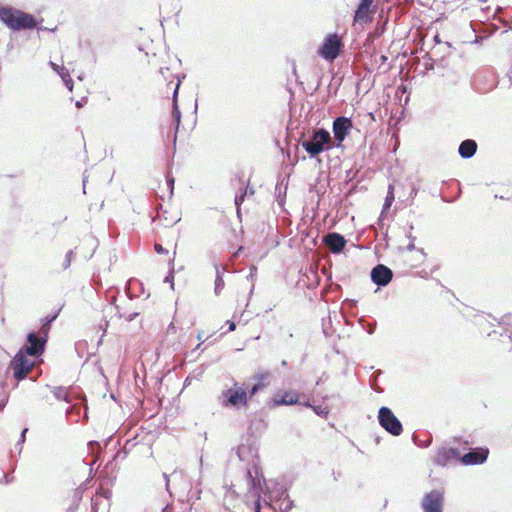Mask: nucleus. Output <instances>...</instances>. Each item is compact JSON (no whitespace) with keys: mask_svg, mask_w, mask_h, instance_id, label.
<instances>
[{"mask_svg":"<svg viewBox=\"0 0 512 512\" xmlns=\"http://www.w3.org/2000/svg\"><path fill=\"white\" fill-rule=\"evenodd\" d=\"M166 185H167V188L170 190V195L173 194V189H174V179L173 178H168L166 180Z\"/></svg>","mask_w":512,"mask_h":512,"instance_id":"26","label":"nucleus"},{"mask_svg":"<svg viewBox=\"0 0 512 512\" xmlns=\"http://www.w3.org/2000/svg\"><path fill=\"white\" fill-rule=\"evenodd\" d=\"M393 277V273L391 269L388 267L379 264L372 269L371 278L373 282L379 286L387 285Z\"/></svg>","mask_w":512,"mask_h":512,"instance_id":"11","label":"nucleus"},{"mask_svg":"<svg viewBox=\"0 0 512 512\" xmlns=\"http://www.w3.org/2000/svg\"><path fill=\"white\" fill-rule=\"evenodd\" d=\"M488 454V449L480 448L465 454L463 457H461V461L465 465L481 464L487 459Z\"/></svg>","mask_w":512,"mask_h":512,"instance_id":"14","label":"nucleus"},{"mask_svg":"<svg viewBox=\"0 0 512 512\" xmlns=\"http://www.w3.org/2000/svg\"><path fill=\"white\" fill-rule=\"evenodd\" d=\"M154 250L159 255H167L169 263H173L174 259H175V256H176L177 244L176 243H172V244L169 245V247L165 248V247H163L162 244L155 243L154 244Z\"/></svg>","mask_w":512,"mask_h":512,"instance_id":"18","label":"nucleus"},{"mask_svg":"<svg viewBox=\"0 0 512 512\" xmlns=\"http://www.w3.org/2000/svg\"><path fill=\"white\" fill-rule=\"evenodd\" d=\"M97 506H98V503L94 502L92 505V512H97Z\"/></svg>","mask_w":512,"mask_h":512,"instance_id":"30","label":"nucleus"},{"mask_svg":"<svg viewBox=\"0 0 512 512\" xmlns=\"http://www.w3.org/2000/svg\"><path fill=\"white\" fill-rule=\"evenodd\" d=\"M460 459V452L458 449L453 447H444L440 449L436 456V462L441 465H445L449 460Z\"/></svg>","mask_w":512,"mask_h":512,"instance_id":"16","label":"nucleus"},{"mask_svg":"<svg viewBox=\"0 0 512 512\" xmlns=\"http://www.w3.org/2000/svg\"><path fill=\"white\" fill-rule=\"evenodd\" d=\"M313 410L318 414V415H326L328 412L325 411L324 409H322L321 407H312Z\"/></svg>","mask_w":512,"mask_h":512,"instance_id":"29","label":"nucleus"},{"mask_svg":"<svg viewBox=\"0 0 512 512\" xmlns=\"http://www.w3.org/2000/svg\"><path fill=\"white\" fill-rule=\"evenodd\" d=\"M376 13L375 8L365 7L358 5L354 14V24H369L373 21L374 14Z\"/></svg>","mask_w":512,"mask_h":512,"instance_id":"13","label":"nucleus"},{"mask_svg":"<svg viewBox=\"0 0 512 512\" xmlns=\"http://www.w3.org/2000/svg\"><path fill=\"white\" fill-rule=\"evenodd\" d=\"M26 432H27V429H24V430H23V432H22V435H21V437H22V440H23V441H24V438H25V433H26Z\"/></svg>","mask_w":512,"mask_h":512,"instance_id":"31","label":"nucleus"},{"mask_svg":"<svg viewBox=\"0 0 512 512\" xmlns=\"http://www.w3.org/2000/svg\"><path fill=\"white\" fill-rule=\"evenodd\" d=\"M477 150V143L474 140H464L459 146V154L463 158L472 157Z\"/></svg>","mask_w":512,"mask_h":512,"instance_id":"19","label":"nucleus"},{"mask_svg":"<svg viewBox=\"0 0 512 512\" xmlns=\"http://www.w3.org/2000/svg\"><path fill=\"white\" fill-rule=\"evenodd\" d=\"M359 5L375 8L377 10V6L375 4V0H360Z\"/></svg>","mask_w":512,"mask_h":512,"instance_id":"25","label":"nucleus"},{"mask_svg":"<svg viewBox=\"0 0 512 512\" xmlns=\"http://www.w3.org/2000/svg\"><path fill=\"white\" fill-rule=\"evenodd\" d=\"M226 324L228 325V330H227V332H232V331H234V330L236 329V324H235V322H234V321H232V320H227V321H226Z\"/></svg>","mask_w":512,"mask_h":512,"instance_id":"27","label":"nucleus"},{"mask_svg":"<svg viewBox=\"0 0 512 512\" xmlns=\"http://www.w3.org/2000/svg\"><path fill=\"white\" fill-rule=\"evenodd\" d=\"M394 200H395L394 185L390 184L388 187V192H387L386 198H385L383 211L390 209Z\"/></svg>","mask_w":512,"mask_h":512,"instance_id":"22","label":"nucleus"},{"mask_svg":"<svg viewBox=\"0 0 512 512\" xmlns=\"http://www.w3.org/2000/svg\"><path fill=\"white\" fill-rule=\"evenodd\" d=\"M34 366L35 358L20 350L9 363V369L17 381L25 379L32 372Z\"/></svg>","mask_w":512,"mask_h":512,"instance_id":"3","label":"nucleus"},{"mask_svg":"<svg viewBox=\"0 0 512 512\" xmlns=\"http://www.w3.org/2000/svg\"><path fill=\"white\" fill-rule=\"evenodd\" d=\"M179 85H180V82H178L176 84V88H175V91H174V111H173V115L177 121V125L179 124V121H180V112L178 111L177 107H176V95H177V91H178V88H179Z\"/></svg>","mask_w":512,"mask_h":512,"instance_id":"23","label":"nucleus"},{"mask_svg":"<svg viewBox=\"0 0 512 512\" xmlns=\"http://www.w3.org/2000/svg\"><path fill=\"white\" fill-rule=\"evenodd\" d=\"M353 129V122L350 118L341 116L337 117L332 124L334 139L337 142L336 146L341 147L345 138L350 134Z\"/></svg>","mask_w":512,"mask_h":512,"instance_id":"7","label":"nucleus"},{"mask_svg":"<svg viewBox=\"0 0 512 512\" xmlns=\"http://www.w3.org/2000/svg\"><path fill=\"white\" fill-rule=\"evenodd\" d=\"M257 380V383L253 385V387L250 389L249 396H254L258 391L266 388L268 386L267 379L269 378L268 373H261L254 377Z\"/></svg>","mask_w":512,"mask_h":512,"instance_id":"20","label":"nucleus"},{"mask_svg":"<svg viewBox=\"0 0 512 512\" xmlns=\"http://www.w3.org/2000/svg\"><path fill=\"white\" fill-rule=\"evenodd\" d=\"M379 423L389 433L398 436L402 433L403 427L394 413L387 407H381L379 410Z\"/></svg>","mask_w":512,"mask_h":512,"instance_id":"6","label":"nucleus"},{"mask_svg":"<svg viewBox=\"0 0 512 512\" xmlns=\"http://www.w3.org/2000/svg\"><path fill=\"white\" fill-rule=\"evenodd\" d=\"M301 396L294 390H279L272 398L274 406L303 404L312 407L309 403L301 402Z\"/></svg>","mask_w":512,"mask_h":512,"instance_id":"9","label":"nucleus"},{"mask_svg":"<svg viewBox=\"0 0 512 512\" xmlns=\"http://www.w3.org/2000/svg\"><path fill=\"white\" fill-rule=\"evenodd\" d=\"M222 405L224 407H247L248 399L251 398L249 393L237 382L233 386L222 393Z\"/></svg>","mask_w":512,"mask_h":512,"instance_id":"4","label":"nucleus"},{"mask_svg":"<svg viewBox=\"0 0 512 512\" xmlns=\"http://www.w3.org/2000/svg\"><path fill=\"white\" fill-rule=\"evenodd\" d=\"M50 65H51L52 69L60 75L65 86L69 89V91H72L73 90V80L70 76L69 69L63 65H58L53 62H51Z\"/></svg>","mask_w":512,"mask_h":512,"instance_id":"17","label":"nucleus"},{"mask_svg":"<svg viewBox=\"0 0 512 512\" xmlns=\"http://www.w3.org/2000/svg\"><path fill=\"white\" fill-rule=\"evenodd\" d=\"M0 20L8 28L16 31L32 30L37 27V21L33 15L11 7L0 8Z\"/></svg>","mask_w":512,"mask_h":512,"instance_id":"1","label":"nucleus"},{"mask_svg":"<svg viewBox=\"0 0 512 512\" xmlns=\"http://www.w3.org/2000/svg\"><path fill=\"white\" fill-rule=\"evenodd\" d=\"M310 157H315L332 146V137L325 129L314 130L310 140L301 142Z\"/></svg>","mask_w":512,"mask_h":512,"instance_id":"2","label":"nucleus"},{"mask_svg":"<svg viewBox=\"0 0 512 512\" xmlns=\"http://www.w3.org/2000/svg\"><path fill=\"white\" fill-rule=\"evenodd\" d=\"M27 341L29 345L23 349H20V351H23L25 352V354L30 355L34 358L42 354L46 342L45 338L38 337L35 333H30L27 336Z\"/></svg>","mask_w":512,"mask_h":512,"instance_id":"10","label":"nucleus"},{"mask_svg":"<svg viewBox=\"0 0 512 512\" xmlns=\"http://www.w3.org/2000/svg\"><path fill=\"white\" fill-rule=\"evenodd\" d=\"M444 493L441 490H432L427 493L422 501L424 512H442Z\"/></svg>","mask_w":512,"mask_h":512,"instance_id":"8","label":"nucleus"},{"mask_svg":"<svg viewBox=\"0 0 512 512\" xmlns=\"http://www.w3.org/2000/svg\"><path fill=\"white\" fill-rule=\"evenodd\" d=\"M343 46L341 36L337 33H332L324 38L317 52L323 59L333 62L339 56Z\"/></svg>","mask_w":512,"mask_h":512,"instance_id":"5","label":"nucleus"},{"mask_svg":"<svg viewBox=\"0 0 512 512\" xmlns=\"http://www.w3.org/2000/svg\"><path fill=\"white\" fill-rule=\"evenodd\" d=\"M254 509L255 512H262V509H264L266 512H275L274 507L269 502L265 501L264 505L261 504V498L258 496L254 503Z\"/></svg>","mask_w":512,"mask_h":512,"instance_id":"21","label":"nucleus"},{"mask_svg":"<svg viewBox=\"0 0 512 512\" xmlns=\"http://www.w3.org/2000/svg\"><path fill=\"white\" fill-rule=\"evenodd\" d=\"M245 196H246V190L244 192H242L240 195H237L235 197V205L237 207L238 213L240 212V205L244 202Z\"/></svg>","mask_w":512,"mask_h":512,"instance_id":"24","label":"nucleus"},{"mask_svg":"<svg viewBox=\"0 0 512 512\" xmlns=\"http://www.w3.org/2000/svg\"><path fill=\"white\" fill-rule=\"evenodd\" d=\"M323 242L334 254L340 253L346 245L345 238L341 234L335 232L325 235Z\"/></svg>","mask_w":512,"mask_h":512,"instance_id":"12","label":"nucleus"},{"mask_svg":"<svg viewBox=\"0 0 512 512\" xmlns=\"http://www.w3.org/2000/svg\"><path fill=\"white\" fill-rule=\"evenodd\" d=\"M215 283H216V288H215L216 293H219V292H218L219 287L224 285L223 279H222L220 276H218V277L216 278Z\"/></svg>","mask_w":512,"mask_h":512,"instance_id":"28","label":"nucleus"},{"mask_svg":"<svg viewBox=\"0 0 512 512\" xmlns=\"http://www.w3.org/2000/svg\"><path fill=\"white\" fill-rule=\"evenodd\" d=\"M425 258L426 254L423 252V250L414 249L411 247H409L408 252L404 255L405 263L408 264L411 268H417L422 265Z\"/></svg>","mask_w":512,"mask_h":512,"instance_id":"15","label":"nucleus"}]
</instances>
